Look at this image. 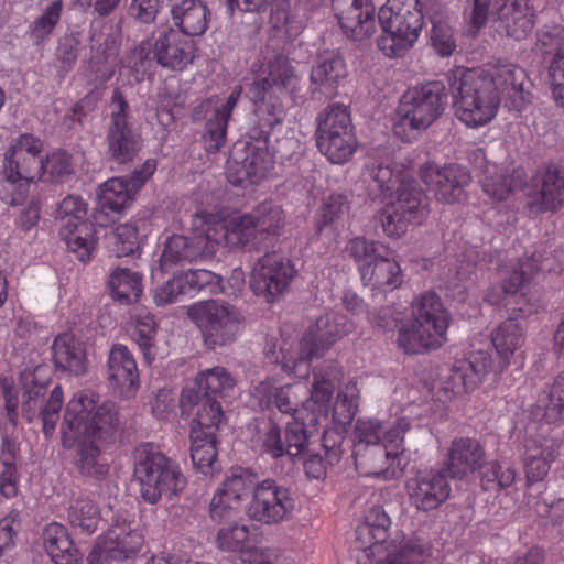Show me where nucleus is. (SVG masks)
I'll use <instances>...</instances> for the list:
<instances>
[{
	"instance_id": "obj_49",
	"label": "nucleus",
	"mask_w": 564,
	"mask_h": 564,
	"mask_svg": "<svg viewBox=\"0 0 564 564\" xmlns=\"http://www.w3.org/2000/svg\"><path fill=\"white\" fill-rule=\"evenodd\" d=\"M189 440L191 459L195 468L205 475L218 470L216 435L197 429L189 432Z\"/></svg>"
},
{
	"instance_id": "obj_45",
	"label": "nucleus",
	"mask_w": 564,
	"mask_h": 564,
	"mask_svg": "<svg viewBox=\"0 0 564 564\" xmlns=\"http://www.w3.org/2000/svg\"><path fill=\"white\" fill-rule=\"evenodd\" d=\"M53 361L57 369L75 376L86 372L87 358L83 343L72 334L58 335L52 346Z\"/></svg>"
},
{
	"instance_id": "obj_35",
	"label": "nucleus",
	"mask_w": 564,
	"mask_h": 564,
	"mask_svg": "<svg viewBox=\"0 0 564 564\" xmlns=\"http://www.w3.org/2000/svg\"><path fill=\"white\" fill-rule=\"evenodd\" d=\"M297 75L289 61L276 57L270 61L263 73L256 79L248 90L249 98L259 105L264 101L269 89L291 91L297 84Z\"/></svg>"
},
{
	"instance_id": "obj_56",
	"label": "nucleus",
	"mask_w": 564,
	"mask_h": 564,
	"mask_svg": "<svg viewBox=\"0 0 564 564\" xmlns=\"http://www.w3.org/2000/svg\"><path fill=\"white\" fill-rule=\"evenodd\" d=\"M234 386L235 380L231 376L224 368L215 367L199 372L189 388L202 395H209L226 393Z\"/></svg>"
},
{
	"instance_id": "obj_10",
	"label": "nucleus",
	"mask_w": 564,
	"mask_h": 564,
	"mask_svg": "<svg viewBox=\"0 0 564 564\" xmlns=\"http://www.w3.org/2000/svg\"><path fill=\"white\" fill-rule=\"evenodd\" d=\"M346 250L357 263L365 285L387 292L402 284L404 275L397 252L387 243L356 237L349 240Z\"/></svg>"
},
{
	"instance_id": "obj_57",
	"label": "nucleus",
	"mask_w": 564,
	"mask_h": 564,
	"mask_svg": "<svg viewBox=\"0 0 564 564\" xmlns=\"http://www.w3.org/2000/svg\"><path fill=\"white\" fill-rule=\"evenodd\" d=\"M70 524L82 533L93 534L100 522L98 507L89 499L76 500L69 508Z\"/></svg>"
},
{
	"instance_id": "obj_25",
	"label": "nucleus",
	"mask_w": 564,
	"mask_h": 564,
	"mask_svg": "<svg viewBox=\"0 0 564 564\" xmlns=\"http://www.w3.org/2000/svg\"><path fill=\"white\" fill-rule=\"evenodd\" d=\"M491 368V359L488 352L475 351L468 359L455 362L443 381V390L448 398L473 391L490 373Z\"/></svg>"
},
{
	"instance_id": "obj_33",
	"label": "nucleus",
	"mask_w": 564,
	"mask_h": 564,
	"mask_svg": "<svg viewBox=\"0 0 564 564\" xmlns=\"http://www.w3.org/2000/svg\"><path fill=\"white\" fill-rule=\"evenodd\" d=\"M536 50L543 55H554L550 66L552 96L564 108V28L554 25L540 32Z\"/></svg>"
},
{
	"instance_id": "obj_21",
	"label": "nucleus",
	"mask_w": 564,
	"mask_h": 564,
	"mask_svg": "<svg viewBox=\"0 0 564 564\" xmlns=\"http://www.w3.org/2000/svg\"><path fill=\"white\" fill-rule=\"evenodd\" d=\"M426 217L424 197L420 189H404L393 199H387L379 223L388 238H401L410 225H420Z\"/></svg>"
},
{
	"instance_id": "obj_62",
	"label": "nucleus",
	"mask_w": 564,
	"mask_h": 564,
	"mask_svg": "<svg viewBox=\"0 0 564 564\" xmlns=\"http://www.w3.org/2000/svg\"><path fill=\"white\" fill-rule=\"evenodd\" d=\"M62 10V0H55L48 4L43 10L42 14L33 22L31 34L37 42H42L52 33L61 19Z\"/></svg>"
},
{
	"instance_id": "obj_40",
	"label": "nucleus",
	"mask_w": 564,
	"mask_h": 564,
	"mask_svg": "<svg viewBox=\"0 0 564 564\" xmlns=\"http://www.w3.org/2000/svg\"><path fill=\"white\" fill-rule=\"evenodd\" d=\"M154 55L162 66L183 70L194 59V45L176 31L170 30L155 41Z\"/></svg>"
},
{
	"instance_id": "obj_15",
	"label": "nucleus",
	"mask_w": 564,
	"mask_h": 564,
	"mask_svg": "<svg viewBox=\"0 0 564 564\" xmlns=\"http://www.w3.org/2000/svg\"><path fill=\"white\" fill-rule=\"evenodd\" d=\"M187 316L213 348L235 340L243 322L240 311L221 300L196 302L187 307Z\"/></svg>"
},
{
	"instance_id": "obj_52",
	"label": "nucleus",
	"mask_w": 564,
	"mask_h": 564,
	"mask_svg": "<svg viewBox=\"0 0 564 564\" xmlns=\"http://www.w3.org/2000/svg\"><path fill=\"white\" fill-rule=\"evenodd\" d=\"M520 173L517 172V176L509 180V175L506 170L498 166L495 163L486 162L482 167V176L480 184L482 192L492 200L500 202L505 200L509 194L518 186L520 181Z\"/></svg>"
},
{
	"instance_id": "obj_18",
	"label": "nucleus",
	"mask_w": 564,
	"mask_h": 564,
	"mask_svg": "<svg viewBox=\"0 0 564 564\" xmlns=\"http://www.w3.org/2000/svg\"><path fill=\"white\" fill-rule=\"evenodd\" d=\"M86 216L87 204L76 195L66 196L56 210V218L61 224V237L68 250L75 253L82 262L90 260L96 245L95 236L86 221Z\"/></svg>"
},
{
	"instance_id": "obj_6",
	"label": "nucleus",
	"mask_w": 564,
	"mask_h": 564,
	"mask_svg": "<svg viewBox=\"0 0 564 564\" xmlns=\"http://www.w3.org/2000/svg\"><path fill=\"white\" fill-rule=\"evenodd\" d=\"M445 106V87L440 82H430L409 88L403 94L395 112L394 135L405 142L415 140L440 118Z\"/></svg>"
},
{
	"instance_id": "obj_1",
	"label": "nucleus",
	"mask_w": 564,
	"mask_h": 564,
	"mask_svg": "<svg viewBox=\"0 0 564 564\" xmlns=\"http://www.w3.org/2000/svg\"><path fill=\"white\" fill-rule=\"evenodd\" d=\"M524 78V70L511 63L457 68L451 83L456 118L469 128L488 124L497 116L501 96L520 93Z\"/></svg>"
},
{
	"instance_id": "obj_63",
	"label": "nucleus",
	"mask_w": 564,
	"mask_h": 564,
	"mask_svg": "<svg viewBox=\"0 0 564 564\" xmlns=\"http://www.w3.org/2000/svg\"><path fill=\"white\" fill-rule=\"evenodd\" d=\"M155 333L156 324L153 316L145 315L144 317L137 319L132 337L143 351L144 358L148 361H151L154 358L152 348L154 345Z\"/></svg>"
},
{
	"instance_id": "obj_50",
	"label": "nucleus",
	"mask_w": 564,
	"mask_h": 564,
	"mask_svg": "<svg viewBox=\"0 0 564 564\" xmlns=\"http://www.w3.org/2000/svg\"><path fill=\"white\" fill-rule=\"evenodd\" d=\"M148 220L139 219L116 227L112 234V250L119 258L133 254L150 232Z\"/></svg>"
},
{
	"instance_id": "obj_59",
	"label": "nucleus",
	"mask_w": 564,
	"mask_h": 564,
	"mask_svg": "<svg viewBox=\"0 0 564 564\" xmlns=\"http://www.w3.org/2000/svg\"><path fill=\"white\" fill-rule=\"evenodd\" d=\"M544 409L542 417L547 424H557L564 421V376L557 377L545 399L540 400Z\"/></svg>"
},
{
	"instance_id": "obj_23",
	"label": "nucleus",
	"mask_w": 564,
	"mask_h": 564,
	"mask_svg": "<svg viewBox=\"0 0 564 564\" xmlns=\"http://www.w3.org/2000/svg\"><path fill=\"white\" fill-rule=\"evenodd\" d=\"M241 91V87H235L226 98L218 96L206 98L194 110L193 116L196 120L202 118L203 112L212 113L206 122V132L204 135L208 151L216 152L223 147L226 139L228 120L240 98Z\"/></svg>"
},
{
	"instance_id": "obj_28",
	"label": "nucleus",
	"mask_w": 564,
	"mask_h": 564,
	"mask_svg": "<svg viewBox=\"0 0 564 564\" xmlns=\"http://www.w3.org/2000/svg\"><path fill=\"white\" fill-rule=\"evenodd\" d=\"M423 182L433 188L438 200L453 204L463 200L464 187L470 182L468 171L456 164L440 167L426 164L422 169Z\"/></svg>"
},
{
	"instance_id": "obj_48",
	"label": "nucleus",
	"mask_w": 564,
	"mask_h": 564,
	"mask_svg": "<svg viewBox=\"0 0 564 564\" xmlns=\"http://www.w3.org/2000/svg\"><path fill=\"white\" fill-rule=\"evenodd\" d=\"M206 216L212 223L210 227H213V223L219 224L221 227V237L218 243L221 239H225L230 246L246 247L253 245L258 234H260L254 217H252L251 214L235 216L226 225L221 221L220 217L216 215L206 212Z\"/></svg>"
},
{
	"instance_id": "obj_5",
	"label": "nucleus",
	"mask_w": 564,
	"mask_h": 564,
	"mask_svg": "<svg viewBox=\"0 0 564 564\" xmlns=\"http://www.w3.org/2000/svg\"><path fill=\"white\" fill-rule=\"evenodd\" d=\"M352 329L354 325L347 316L328 313L317 318L295 346L283 341L278 354L272 351V358L281 364L286 373L306 378L310 370L308 360L322 356Z\"/></svg>"
},
{
	"instance_id": "obj_19",
	"label": "nucleus",
	"mask_w": 564,
	"mask_h": 564,
	"mask_svg": "<svg viewBox=\"0 0 564 564\" xmlns=\"http://www.w3.org/2000/svg\"><path fill=\"white\" fill-rule=\"evenodd\" d=\"M238 514L239 512H234L221 520L210 517L218 525L215 535L216 546L223 552L239 554L242 564H272L269 554L254 547L252 527L237 520Z\"/></svg>"
},
{
	"instance_id": "obj_55",
	"label": "nucleus",
	"mask_w": 564,
	"mask_h": 564,
	"mask_svg": "<svg viewBox=\"0 0 564 564\" xmlns=\"http://www.w3.org/2000/svg\"><path fill=\"white\" fill-rule=\"evenodd\" d=\"M564 180L556 169H549L542 176V185L539 192L540 202H531L530 208L535 212L553 210L562 204Z\"/></svg>"
},
{
	"instance_id": "obj_16",
	"label": "nucleus",
	"mask_w": 564,
	"mask_h": 564,
	"mask_svg": "<svg viewBox=\"0 0 564 564\" xmlns=\"http://www.w3.org/2000/svg\"><path fill=\"white\" fill-rule=\"evenodd\" d=\"M317 147L334 164L348 162L357 148L348 109L343 105L327 107L318 117Z\"/></svg>"
},
{
	"instance_id": "obj_4",
	"label": "nucleus",
	"mask_w": 564,
	"mask_h": 564,
	"mask_svg": "<svg viewBox=\"0 0 564 564\" xmlns=\"http://www.w3.org/2000/svg\"><path fill=\"white\" fill-rule=\"evenodd\" d=\"M370 322L382 329L395 324L398 347L405 354H424L447 341L451 315L436 293L426 292L412 301L411 318L397 323L392 310L383 307L370 317Z\"/></svg>"
},
{
	"instance_id": "obj_46",
	"label": "nucleus",
	"mask_w": 564,
	"mask_h": 564,
	"mask_svg": "<svg viewBox=\"0 0 564 564\" xmlns=\"http://www.w3.org/2000/svg\"><path fill=\"white\" fill-rule=\"evenodd\" d=\"M347 74L344 59L333 53L324 55L311 73V83L315 90L332 97L336 95L339 83Z\"/></svg>"
},
{
	"instance_id": "obj_38",
	"label": "nucleus",
	"mask_w": 564,
	"mask_h": 564,
	"mask_svg": "<svg viewBox=\"0 0 564 564\" xmlns=\"http://www.w3.org/2000/svg\"><path fill=\"white\" fill-rule=\"evenodd\" d=\"M382 426L378 420L360 419L352 431V455L356 468L361 473L368 468L370 460L376 456H382L380 446Z\"/></svg>"
},
{
	"instance_id": "obj_9",
	"label": "nucleus",
	"mask_w": 564,
	"mask_h": 564,
	"mask_svg": "<svg viewBox=\"0 0 564 564\" xmlns=\"http://www.w3.org/2000/svg\"><path fill=\"white\" fill-rule=\"evenodd\" d=\"M210 225L206 212H202L194 218L196 232L193 237L183 235L167 237L163 242L158 265L152 269V279H160L165 273L174 272L177 267L213 256L221 237V227L216 223H213V227Z\"/></svg>"
},
{
	"instance_id": "obj_13",
	"label": "nucleus",
	"mask_w": 564,
	"mask_h": 564,
	"mask_svg": "<svg viewBox=\"0 0 564 564\" xmlns=\"http://www.w3.org/2000/svg\"><path fill=\"white\" fill-rule=\"evenodd\" d=\"M23 388L22 411L29 421L37 414L43 423V432L50 436L55 431L64 403V392L61 386H55L48 398L44 400L46 388L51 381V370L45 364L26 367L21 372Z\"/></svg>"
},
{
	"instance_id": "obj_20",
	"label": "nucleus",
	"mask_w": 564,
	"mask_h": 564,
	"mask_svg": "<svg viewBox=\"0 0 564 564\" xmlns=\"http://www.w3.org/2000/svg\"><path fill=\"white\" fill-rule=\"evenodd\" d=\"M295 275L291 260L278 252L267 253L254 264L250 286L267 302L276 301L289 288Z\"/></svg>"
},
{
	"instance_id": "obj_53",
	"label": "nucleus",
	"mask_w": 564,
	"mask_h": 564,
	"mask_svg": "<svg viewBox=\"0 0 564 564\" xmlns=\"http://www.w3.org/2000/svg\"><path fill=\"white\" fill-rule=\"evenodd\" d=\"M109 288L112 297L121 303L139 300L143 291L140 273L126 268H116L109 275Z\"/></svg>"
},
{
	"instance_id": "obj_44",
	"label": "nucleus",
	"mask_w": 564,
	"mask_h": 564,
	"mask_svg": "<svg viewBox=\"0 0 564 564\" xmlns=\"http://www.w3.org/2000/svg\"><path fill=\"white\" fill-rule=\"evenodd\" d=\"M172 21L187 36L203 35L210 20L207 6L198 0H183L171 8Z\"/></svg>"
},
{
	"instance_id": "obj_14",
	"label": "nucleus",
	"mask_w": 564,
	"mask_h": 564,
	"mask_svg": "<svg viewBox=\"0 0 564 564\" xmlns=\"http://www.w3.org/2000/svg\"><path fill=\"white\" fill-rule=\"evenodd\" d=\"M144 543L139 525L127 516L113 517L109 528L97 536L88 556V564L122 563L134 558Z\"/></svg>"
},
{
	"instance_id": "obj_43",
	"label": "nucleus",
	"mask_w": 564,
	"mask_h": 564,
	"mask_svg": "<svg viewBox=\"0 0 564 564\" xmlns=\"http://www.w3.org/2000/svg\"><path fill=\"white\" fill-rule=\"evenodd\" d=\"M299 386L280 384L275 379H268L260 382L253 388L252 397L259 402L261 406H269L274 403L280 412L285 414L303 415L305 410H297V395L296 391Z\"/></svg>"
},
{
	"instance_id": "obj_3",
	"label": "nucleus",
	"mask_w": 564,
	"mask_h": 564,
	"mask_svg": "<svg viewBox=\"0 0 564 564\" xmlns=\"http://www.w3.org/2000/svg\"><path fill=\"white\" fill-rule=\"evenodd\" d=\"M247 516L261 523L274 524L288 519L295 508L289 489L272 479L259 480L257 474L242 468L232 469L218 486L209 503V517L221 520L240 512L242 501Z\"/></svg>"
},
{
	"instance_id": "obj_31",
	"label": "nucleus",
	"mask_w": 564,
	"mask_h": 564,
	"mask_svg": "<svg viewBox=\"0 0 564 564\" xmlns=\"http://www.w3.org/2000/svg\"><path fill=\"white\" fill-rule=\"evenodd\" d=\"M183 415L193 416L191 431L199 430L215 434L224 421L219 403L210 395H202L192 388H185L180 401Z\"/></svg>"
},
{
	"instance_id": "obj_24",
	"label": "nucleus",
	"mask_w": 564,
	"mask_h": 564,
	"mask_svg": "<svg viewBox=\"0 0 564 564\" xmlns=\"http://www.w3.org/2000/svg\"><path fill=\"white\" fill-rule=\"evenodd\" d=\"M332 3L348 39L361 42L376 32L375 7L370 0H333Z\"/></svg>"
},
{
	"instance_id": "obj_36",
	"label": "nucleus",
	"mask_w": 564,
	"mask_h": 564,
	"mask_svg": "<svg viewBox=\"0 0 564 564\" xmlns=\"http://www.w3.org/2000/svg\"><path fill=\"white\" fill-rule=\"evenodd\" d=\"M389 525L390 519L381 507H373L367 512L365 521L356 529V561L360 562L361 556L368 558L369 555H375L376 547L389 544Z\"/></svg>"
},
{
	"instance_id": "obj_39",
	"label": "nucleus",
	"mask_w": 564,
	"mask_h": 564,
	"mask_svg": "<svg viewBox=\"0 0 564 564\" xmlns=\"http://www.w3.org/2000/svg\"><path fill=\"white\" fill-rule=\"evenodd\" d=\"M108 378L127 398L132 397L139 388L137 362L129 349L121 344L113 345L110 350Z\"/></svg>"
},
{
	"instance_id": "obj_47",
	"label": "nucleus",
	"mask_w": 564,
	"mask_h": 564,
	"mask_svg": "<svg viewBox=\"0 0 564 564\" xmlns=\"http://www.w3.org/2000/svg\"><path fill=\"white\" fill-rule=\"evenodd\" d=\"M137 193L128 177H111L98 186V205L101 209L119 213L131 207Z\"/></svg>"
},
{
	"instance_id": "obj_64",
	"label": "nucleus",
	"mask_w": 564,
	"mask_h": 564,
	"mask_svg": "<svg viewBox=\"0 0 564 564\" xmlns=\"http://www.w3.org/2000/svg\"><path fill=\"white\" fill-rule=\"evenodd\" d=\"M414 404H409L404 408V414L399 417L393 425H391L384 433H381L382 451L387 449H404L403 447V435L409 431L411 424L409 421V414L414 413Z\"/></svg>"
},
{
	"instance_id": "obj_17",
	"label": "nucleus",
	"mask_w": 564,
	"mask_h": 564,
	"mask_svg": "<svg viewBox=\"0 0 564 564\" xmlns=\"http://www.w3.org/2000/svg\"><path fill=\"white\" fill-rule=\"evenodd\" d=\"M492 18L505 29L507 35L523 39L533 29V12L528 0H474L468 17L475 29L481 28Z\"/></svg>"
},
{
	"instance_id": "obj_37",
	"label": "nucleus",
	"mask_w": 564,
	"mask_h": 564,
	"mask_svg": "<svg viewBox=\"0 0 564 564\" xmlns=\"http://www.w3.org/2000/svg\"><path fill=\"white\" fill-rule=\"evenodd\" d=\"M367 176L376 183L384 200L395 198L403 189L406 193L417 189L412 174L393 162H371L367 165Z\"/></svg>"
},
{
	"instance_id": "obj_51",
	"label": "nucleus",
	"mask_w": 564,
	"mask_h": 564,
	"mask_svg": "<svg viewBox=\"0 0 564 564\" xmlns=\"http://www.w3.org/2000/svg\"><path fill=\"white\" fill-rule=\"evenodd\" d=\"M491 341L501 359V366L505 368L510 364L511 357L522 347L524 334L514 319H507L492 332Z\"/></svg>"
},
{
	"instance_id": "obj_12",
	"label": "nucleus",
	"mask_w": 564,
	"mask_h": 564,
	"mask_svg": "<svg viewBox=\"0 0 564 564\" xmlns=\"http://www.w3.org/2000/svg\"><path fill=\"white\" fill-rule=\"evenodd\" d=\"M378 20L383 31L378 46L388 57L403 55L417 41L423 26L419 0H387Z\"/></svg>"
},
{
	"instance_id": "obj_32",
	"label": "nucleus",
	"mask_w": 564,
	"mask_h": 564,
	"mask_svg": "<svg viewBox=\"0 0 564 564\" xmlns=\"http://www.w3.org/2000/svg\"><path fill=\"white\" fill-rule=\"evenodd\" d=\"M406 488L411 503L422 511L436 509L451 492L445 476L434 470L419 473L408 481Z\"/></svg>"
},
{
	"instance_id": "obj_11",
	"label": "nucleus",
	"mask_w": 564,
	"mask_h": 564,
	"mask_svg": "<svg viewBox=\"0 0 564 564\" xmlns=\"http://www.w3.org/2000/svg\"><path fill=\"white\" fill-rule=\"evenodd\" d=\"M43 143L33 134L23 133L14 138L3 152L1 166L2 186L11 192L8 202L21 203L29 192L31 183L41 180V160Z\"/></svg>"
},
{
	"instance_id": "obj_22",
	"label": "nucleus",
	"mask_w": 564,
	"mask_h": 564,
	"mask_svg": "<svg viewBox=\"0 0 564 564\" xmlns=\"http://www.w3.org/2000/svg\"><path fill=\"white\" fill-rule=\"evenodd\" d=\"M245 156L240 161L236 148L234 155L228 161L227 175L235 186L247 187L257 184L267 177L273 166V156L267 149L265 142L246 143Z\"/></svg>"
},
{
	"instance_id": "obj_42",
	"label": "nucleus",
	"mask_w": 564,
	"mask_h": 564,
	"mask_svg": "<svg viewBox=\"0 0 564 564\" xmlns=\"http://www.w3.org/2000/svg\"><path fill=\"white\" fill-rule=\"evenodd\" d=\"M43 546L55 564H80L83 556L67 529L57 522L48 523L42 533Z\"/></svg>"
},
{
	"instance_id": "obj_27",
	"label": "nucleus",
	"mask_w": 564,
	"mask_h": 564,
	"mask_svg": "<svg viewBox=\"0 0 564 564\" xmlns=\"http://www.w3.org/2000/svg\"><path fill=\"white\" fill-rule=\"evenodd\" d=\"M110 110L112 123L108 134L109 152L113 159L123 163L138 152L140 141L127 124L128 105L118 89L113 91Z\"/></svg>"
},
{
	"instance_id": "obj_61",
	"label": "nucleus",
	"mask_w": 564,
	"mask_h": 564,
	"mask_svg": "<svg viewBox=\"0 0 564 564\" xmlns=\"http://www.w3.org/2000/svg\"><path fill=\"white\" fill-rule=\"evenodd\" d=\"M73 173L69 155L64 151H53L46 159L41 160V180L58 182Z\"/></svg>"
},
{
	"instance_id": "obj_29",
	"label": "nucleus",
	"mask_w": 564,
	"mask_h": 564,
	"mask_svg": "<svg viewBox=\"0 0 564 564\" xmlns=\"http://www.w3.org/2000/svg\"><path fill=\"white\" fill-rule=\"evenodd\" d=\"M534 430V424L529 425L523 453V469L527 480L531 484L542 481L546 477L551 464L557 456L556 442L546 437L544 431L533 434Z\"/></svg>"
},
{
	"instance_id": "obj_26",
	"label": "nucleus",
	"mask_w": 564,
	"mask_h": 564,
	"mask_svg": "<svg viewBox=\"0 0 564 564\" xmlns=\"http://www.w3.org/2000/svg\"><path fill=\"white\" fill-rule=\"evenodd\" d=\"M359 389L357 382L351 380L347 382L338 392L336 403L333 410L334 430H327L323 436V446L326 449V457L329 463L338 462L340 458L339 444L343 440L341 433L345 431L358 408Z\"/></svg>"
},
{
	"instance_id": "obj_58",
	"label": "nucleus",
	"mask_w": 564,
	"mask_h": 564,
	"mask_svg": "<svg viewBox=\"0 0 564 564\" xmlns=\"http://www.w3.org/2000/svg\"><path fill=\"white\" fill-rule=\"evenodd\" d=\"M257 435L252 438V445L263 454L272 458L282 457L285 452V444L281 437V430L272 422H262L258 427Z\"/></svg>"
},
{
	"instance_id": "obj_60",
	"label": "nucleus",
	"mask_w": 564,
	"mask_h": 564,
	"mask_svg": "<svg viewBox=\"0 0 564 564\" xmlns=\"http://www.w3.org/2000/svg\"><path fill=\"white\" fill-rule=\"evenodd\" d=\"M228 9L232 13L236 9L254 12L271 6L272 20L275 26L288 23V11L285 9V0H227Z\"/></svg>"
},
{
	"instance_id": "obj_54",
	"label": "nucleus",
	"mask_w": 564,
	"mask_h": 564,
	"mask_svg": "<svg viewBox=\"0 0 564 564\" xmlns=\"http://www.w3.org/2000/svg\"><path fill=\"white\" fill-rule=\"evenodd\" d=\"M375 460V458L372 459ZM409 464V457L404 449L382 451V456H376V462L369 465L371 469L366 468L361 474L373 476L384 480L394 479L402 476Z\"/></svg>"
},
{
	"instance_id": "obj_2",
	"label": "nucleus",
	"mask_w": 564,
	"mask_h": 564,
	"mask_svg": "<svg viewBox=\"0 0 564 564\" xmlns=\"http://www.w3.org/2000/svg\"><path fill=\"white\" fill-rule=\"evenodd\" d=\"M118 425L116 405L99 403L96 393L78 391L68 400L61 425L62 441L64 447L76 449L77 466L84 475L107 473L108 465L101 457L99 443Z\"/></svg>"
},
{
	"instance_id": "obj_30",
	"label": "nucleus",
	"mask_w": 564,
	"mask_h": 564,
	"mask_svg": "<svg viewBox=\"0 0 564 564\" xmlns=\"http://www.w3.org/2000/svg\"><path fill=\"white\" fill-rule=\"evenodd\" d=\"M431 555V545L416 536H397L389 544L375 549V555L361 556L357 564H420Z\"/></svg>"
},
{
	"instance_id": "obj_34",
	"label": "nucleus",
	"mask_w": 564,
	"mask_h": 564,
	"mask_svg": "<svg viewBox=\"0 0 564 564\" xmlns=\"http://www.w3.org/2000/svg\"><path fill=\"white\" fill-rule=\"evenodd\" d=\"M536 270L535 260H518L505 264L499 270L501 284L491 285L486 291L484 300L491 305L507 304L506 300L516 295L531 280Z\"/></svg>"
},
{
	"instance_id": "obj_7",
	"label": "nucleus",
	"mask_w": 564,
	"mask_h": 564,
	"mask_svg": "<svg viewBox=\"0 0 564 564\" xmlns=\"http://www.w3.org/2000/svg\"><path fill=\"white\" fill-rule=\"evenodd\" d=\"M340 378L341 371L334 365L314 372L311 397L303 403V410L307 411L306 415L296 413L286 423L285 452L288 455L295 457L304 452L310 435L317 431L321 420L328 413L334 387Z\"/></svg>"
},
{
	"instance_id": "obj_8",
	"label": "nucleus",
	"mask_w": 564,
	"mask_h": 564,
	"mask_svg": "<svg viewBox=\"0 0 564 564\" xmlns=\"http://www.w3.org/2000/svg\"><path fill=\"white\" fill-rule=\"evenodd\" d=\"M134 477L141 497L151 505L161 499H172L186 486L178 464L150 443L141 444L134 452Z\"/></svg>"
},
{
	"instance_id": "obj_41",
	"label": "nucleus",
	"mask_w": 564,
	"mask_h": 564,
	"mask_svg": "<svg viewBox=\"0 0 564 564\" xmlns=\"http://www.w3.org/2000/svg\"><path fill=\"white\" fill-rule=\"evenodd\" d=\"M484 451L473 438H457L452 442L446 468L453 478H463L474 474L482 464Z\"/></svg>"
}]
</instances>
